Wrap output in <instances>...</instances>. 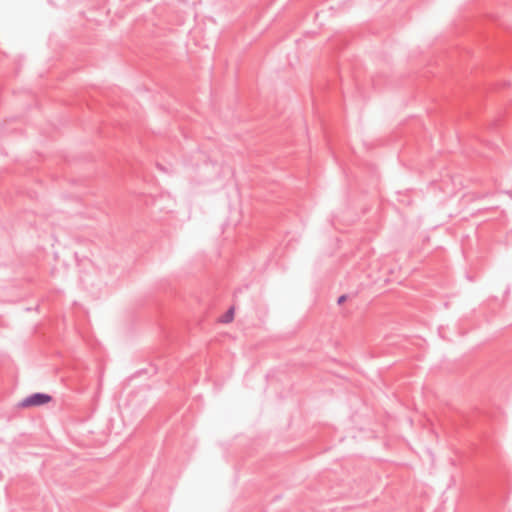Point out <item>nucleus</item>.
Wrapping results in <instances>:
<instances>
[{"label": "nucleus", "instance_id": "20e7f679", "mask_svg": "<svg viewBox=\"0 0 512 512\" xmlns=\"http://www.w3.org/2000/svg\"><path fill=\"white\" fill-rule=\"evenodd\" d=\"M31 402H32V400H31V399H27V400H25V401L22 403V405H23V406H28V405H30V403H31Z\"/></svg>", "mask_w": 512, "mask_h": 512}, {"label": "nucleus", "instance_id": "f257e3e1", "mask_svg": "<svg viewBox=\"0 0 512 512\" xmlns=\"http://www.w3.org/2000/svg\"><path fill=\"white\" fill-rule=\"evenodd\" d=\"M52 396L46 393H34V406L45 405L52 401Z\"/></svg>", "mask_w": 512, "mask_h": 512}, {"label": "nucleus", "instance_id": "7ed1b4c3", "mask_svg": "<svg viewBox=\"0 0 512 512\" xmlns=\"http://www.w3.org/2000/svg\"><path fill=\"white\" fill-rule=\"evenodd\" d=\"M345 301H346V296H345V295H342V296H340V297L338 298L337 303H338L339 305H341V304H343Z\"/></svg>", "mask_w": 512, "mask_h": 512}, {"label": "nucleus", "instance_id": "f03ea898", "mask_svg": "<svg viewBox=\"0 0 512 512\" xmlns=\"http://www.w3.org/2000/svg\"><path fill=\"white\" fill-rule=\"evenodd\" d=\"M234 319V308H230L223 316L220 318L221 323H230Z\"/></svg>", "mask_w": 512, "mask_h": 512}]
</instances>
